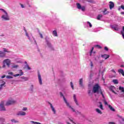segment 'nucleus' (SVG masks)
Listing matches in <instances>:
<instances>
[{
    "label": "nucleus",
    "instance_id": "f257e3e1",
    "mask_svg": "<svg viewBox=\"0 0 124 124\" xmlns=\"http://www.w3.org/2000/svg\"><path fill=\"white\" fill-rule=\"evenodd\" d=\"M93 93H100L102 96L103 98H104V94H103V91L101 89V87L99 84H95L93 88Z\"/></svg>",
    "mask_w": 124,
    "mask_h": 124
},
{
    "label": "nucleus",
    "instance_id": "f03ea898",
    "mask_svg": "<svg viewBox=\"0 0 124 124\" xmlns=\"http://www.w3.org/2000/svg\"><path fill=\"white\" fill-rule=\"evenodd\" d=\"M60 95L61 96H62L63 99L65 103H66L67 107H68L70 109H71V110H72V111L73 112H74L75 113H76V114H81V112H80L79 111H76L75 109H74V108H72V107H71V106H70V105L69 104V103H68L67 102V100H66V99H65V97H64V96L63 95L62 93V92L60 93Z\"/></svg>",
    "mask_w": 124,
    "mask_h": 124
},
{
    "label": "nucleus",
    "instance_id": "7ed1b4c3",
    "mask_svg": "<svg viewBox=\"0 0 124 124\" xmlns=\"http://www.w3.org/2000/svg\"><path fill=\"white\" fill-rule=\"evenodd\" d=\"M0 10L3 12V15L1 17V19L3 21H9V20H10V17H9V15H8L7 12L3 9H0Z\"/></svg>",
    "mask_w": 124,
    "mask_h": 124
},
{
    "label": "nucleus",
    "instance_id": "20e7f679",
    "mask_svg": "<svg viewBox=\"0 0 124 124\" xmlns=\"http://www.w3.org/2000/svg\"><path fill=\"white\" fill-rule=\"evenodd\" d=\"M24 31L25 32L26 36L28 37L30 41H32V40H33L35 43H36V41H35V40L34 39V38L32 36V34H31V32L28 33V31H27V30L26 29H24Z\"/></svg>",
    "mask_w": 124,
    "mask_h": 124
},
{
    "label": "nucleus",
    "instance_id": "39448f33",
    "mask_svg": "<svg viewBox=\"0 0 124 124\" xmlns=\"http://www.w3.org/2000/svg\"><path fill=\"white\" fill-rule=\"evenodd\" d=\"M77 6L78 9H79L83 11V12H85L86 11V6H81V4L79 3H77Z\"/></svg>",
    "mask_w": 124,
    "mask_h": 124
},
{
    "label": "nucleus",
    "instance_id": "423d86ee",
    "mask_svg": "<svg viewBox=\"0 0 124 124\" xmlns=\"http://www.w3.org/2000/svg\"><path fill=\"white\" fill-rule=\"evenodd\" d=\"M45 40H46V43L47 46L48 47V48H49L51 50H54V47H53V45H52V44H51V42H50V41H49V40L47 39V38H45Z\"/></svg>",
    "mask_w": 124,
    "mask_h": 124
},
{
    "label": "nucleus",
    "instance_id": "0eeeda50",
    "mask_svg": "<svg viewBox=\"0 0 124 124\" xmlns=\"http://www.w3.org/2000/svg\"><path fill=\"white\" fill-rule=\"evenodd\" d=\"M3 64H6L8 67H9L11 63V60L9 59H5L3 61Z\"/></svg>",
    "mask_w": 124,
    "mask_h": 124
},
{
    "label": "nucleus",
    "instance_id": "6e6552de",
    "mask_svg": "<svg viewBox=\"0 0 124 124\" xmlns=\"http://www.w3.org/2000/svg\"><path fill=\"white\" fill-rule=\"evenodd\" d=\"M84 28L86 29H90L93 27V25L91 22L87 21L86 22L84 23Z\"/></svg>",
    "mask_w": 124,
    "mask_h": 124
},
{
    "label": "nucleus",
    "instance_id": "1a4fd4ad",
    "mask_svg": "<svg viewBox=\"0 0 124 124\" xmlns=\"http://www.w3.org/2000/svg\"><path fill=\"white\" fill-rule=\"evenodd\" d=\"M38 79L39 81V84L41 86L42 85V78H41V75L39 72H38Z\"/></svg>",
    "mask_w": 124,
    "mask_h": 124
},
{
    "label": "nucleus",
    "instance_id": "9d476101",
    "mask_svg": "<svg viewBox=\"0 0 124 124\" xmlns=\"http://www.w3.org/2000/svg\"><path fill=\"white\" fill-rule=\"evenodd\" d=\"M5 52H8V51L7 50V49L5 48H3V52L0 51V58H4V57H5Z\"/></svg>",
    "mask_w": 124,
    "mask_h": 124
},
{
    "label": "nucleus",
    "instance_id": "9b49d317",
    "mask_svg": "<svg viewBox=\"0 0 124 124\" xmlns=\"http://www.w3.org/2000/svg\"><path fill=\"white\" fill-rule=\"evenodd\" d=\"M0 111H5V108L4 107V103L3 101H1L0 104Z\"/></svg>",
    "mask_w": 124,
    "mask_h": 124
},
{
    "label": "nucleus",
    "instance_id": "f8f14e48",
    "mask_svg": "<svg viewBox=\"0 0 124 124\" xmlns=\"http://www.w3.org/2000/svg\"><path fill=\"white\" fill-rule=\"evenodd\" d=\"M110 28H111V29H112V30H114V31H118L119 30V26L117 24L110 25Z\"/></svg>",
    "mask_w": 124,
    "mask_h": 124
},
{
    "label": "nucleus",
    "instance_id": "ddd939ff",
    "mask_svg": "<svg viewBox=\"0 0 124 124\" xmlns=\"http://www.w3.org/2000/svg\"><path fill=\"white\" fill-rule=\"evenodd\" d=\"M18 71V74L14 75V77H18V76H22V75H24V72H23V70H19Z\"/></svg>",
    "mask_w": 124,
    "mask_h": 124
},
{
    "label": "nucleus",
    "instance_id": "4468645a",
    "mask_svg": "<svg viewBox=\"0 0 124 124\" xmlns=\"http://www.w3.org/2000/svg\"><path fill=\"white\" fill-rule=\"evenodd\" d=\"M16 101L13 99H11L10 100H8L6 104V105H11V104H14V103H15Z\"/></svg>",
    "mask_w": 124,
    "mask_h": 124
},
{
    "label": "nucleus",
    "instance_id": "2eb2a0df",
    "mask_svg": "<svg viewBox=\"0 0 124 124\" xmlns=\"http://www.w3.org/2000/svg\"><path fill=\"white\" fill-rule=\"evenodd\" d=\"M26 113L24 111H19L16 113V116H26Z\"/></svg>",
    "mask_w": 124,
    "mask_h": 124
},
{
    "label": "nucleus",
    "instance_id": "dca6fc26",
    "mask_svg": "<svg viewBox=\"0 0 124 124\" xmlns=\"http://www.w3.org/2000/svg\"><path fill=\"white\" fill-rule=\"evenodd\" d=\"M48 104L50 105V108H51L52 112H53V114H56V109H55V108H54V106H53L52 103L49 102Z\"/></svg>",
    "mask_w": 124,
    "mask_h": 124
},
{
    "label": "nucleus",
    "instance_id": "f3484780",
    "mask_svg": "<svg viewBox=\"0 0 124 124\" xmlns=\"http://www.w3.org/2000/svg\"><path fill=\"white\" fill-rule=\"evenodd\" d=\"M109 90H110V91H111V92H112V93H115V94L117 93L115 92V90H116V88H115V87H114L113 86H111L109 87Z\"/></svg>",
    "mask_w": 124,
    "mask_h": 124
},
{
    "label": "nucleus",
    "instance_id": "a211bd4d",
    "mask_svg": "<svg viewBox=\"0 0 124 124\" xmlns=\"http://www.w3.org/2000/svg\"><path fill=\"white\" fill-rule=\"evenodd\" d=\"M52 35H53V36H54L55 37H57L58 36V31H57V30H54L52 31Z\"/></svg>",
    "mask_w": 124,
    "mask_h": 124
},
{
    "label": "nucleus",
    "instance_id": "6ab92c4d",
    "mask_svg": "<svg viewBox=\"0 0 124 124\" xmlns=\"http://www.w3.org/2000/svg\"><path fill=\"white\" fill-rule=\"evenodd\" d=\"M109 3H110V4H109V9L112 10V9H113L114 6H115V4L112 1H110Z\"/></svg>",
    "mask_w": 124,
    "mask_h": 124
},
{
    "label": "nucleus",
    "instance_id": "aec40b11",
    "mask_svg": "<svg viewBox=\"0 0 124 124\" xmlns=\"http://www.w3.org/2000/svg\"><path fill=\"white\" fill-rule=\"evenodd\" d=\"M109 57H110V56L107 54H104L101 55V57L105 60H107V59L109 58Z\"/></svg>",
    "mask_w": 124,
    "mask_h": 124
},
{
    "label": "nucleus",
    "instance_id": "412c9836",
    "mask_svg": "<svg viewBox=\"0 0 124 124\" xmlns=\"http://www.w3.org/2000/svg\"><path fill=\"white\" fill-rule=\"evenodd\" d=\"M99 104H100L98 106V107L101 109V110H104V108H103V105L101 102H99Z\"/></svg>",
    "mask_w": 124,
    "mask_h": 124
},
{
    "label": "nucleus",
    "instance_id": "4be33fe9",
    "mask_svg": "<svg viewBox=\"0 0 124 124\" xmlns=\"http://www.w3.org/2000/svg\"><path fill=\"white\" fill-rule=\"evenodd\" d=\"M20 79H23L22 81L23 82H26V81H28L29 80V78H27L26 77H21Z\"/></svg>",
    "mask_w": 124,
    "mask_h": 124
},
{
    "label": "nucleus",
    "instance_id": "5701e85b",
    "mask_svg": "<svg viewBox=\"0 0 124 124\" xmlns=\"http://www.w3.org/2000/svg\"><path fill=\"white\" fill-rule=\"evenodd\" d=\"M74 99L76 104H77V105H79L78 101H77V99H76V95L75 94H74Z\"/></svg>",
    "mask_w": 124,
    "mask_h": 124
},
{
    "label": "nucleus",
    "instance_id": "b1692460",
    "mask_svg": "<svg viewBox=\"0 0 124 124\" xmlns=\"http://www.w3.org/2000/svg\"><path fill=\"white\" fill-rule=\"evenodd\" d=\"M79 85L80 87H83V78L79 79Z\"/></svg>",
    "mask_w": 124,
    "mask_h": 124
},
{
    "label": "nucleus",
    "instance_id": "393cba45",
    "mask_svg": "<svg viewBox=\"0 0 124 124\" xmlns=\"http://www.w3.org/2000/svg\"><path fill=\"white\" fill-rule=\"evenodd\" d=\"M118 72L119 73H121V74L123 75V76H124V70L120 69L118 70Z\"/></svg>",
    "mask_w": 124,
    "mask_h": 124
},
{
    "label": "nucleus",
    "instance_id": "a878e982",
    "mask_svg": "<svg viewBox=\"0 0 124 124\" xmlns=\"http://www.w3.org/2000/svg\"><path fill=\"white\" fill-rule=\"evenodd\" d=\"M95 111L97 112V113H98V114H100L101 115L102 114L101 110H100V109L99 108H96Z\"/></svg>",
    "mask_w": 124,
    "mask_h": 124
},
{
    "label": "nucleus",
    "instance_id": "bb28decb",
    "mask_svg": "<svg viewBox=\"0 0 124 124\" xmlns=\"http://www.w3.org/2000/svg\"><path fill=\"white\" fill-rule=\"evenodd\" d=\"M108 108L110 109V110H111V111L115 112V109L113 108V107H111V105H108Z\"/></svg>",
    "mask_w": 124,
    "mask_h": 124
},
{
    "label": "nucleus",
    "instance_id": "cd10ccee",
    "mask_svg": "<svg viewBox=\"0 0 124 124\" xmlns=\"http://www.w3.org/2000/svg\"><path fill=\"white\" fill-rule=\"evenodd\" d=\"M103 13L104 14V15H106L107 14H108L109 12H107V9H105L103 12Z\"/></svg>",
    "mask_w": 124,
    "mask_h": 124
},
{
    "label": "nucleus",
    "instance_id": "c85d7f7f",
    "mask_svg": "<svg viewBox=\"0 0 124 124\" xmlns=\"http://www.w3.org/2000/svg\"><path fill=\"white\" fill-rule=\"evenodd\" d=\"M100 59V56H96V57L94 58V61H95V62H98Z\"/></svg>",
    "mask_w": 124,
    "mask_h": 124
},
{
    "label": "nucleus",
    "instance_id": "c756f323",
    "mask_svg": "<svg viewBox=\"0 0 124 124\" xmlns=\"http://www.w3.org/2000/svg\"><path fill=\"white\" fill-rule=\"evenodd\" d=\"M121 34H122L123 38L124 39V26L123 27V30L121 31Z\"/></svg>",
    "mask_w": 124,
    "mask_h": 124
},
{
    "label": "nucleus",
    "instance_id": "7c9ffc66",
    "mask_svg": "<svg viewBox=\"0 0 124 124\" xmlns=\"http://www.w3.org/2000/svg\"><path fill=\"white\" fill-rule=\"evenodd\" d=\"M103 16L101 14L98 15L97 17V20H100V19H101V18H102Z\"/></svg>",
    "mask_w": 124,
    "mask_h": 124
},
{
    "label": "nucleus",
    "instance_id": "2f4dec72",
    "mask_svg": "<svg viewBox=\"0 0 124 124\" xmlns=\"http://www.w3.org/2000/svg\"><path fill=\"white\" fill-rule=\"evenodd\" d=\"M18 65H13L11 66L12 68H18Z\"/></svg>",
    "mask_w": 124,
    "mask_h": 124
},
{
    "label": "nucleus",
    "instance_id": "473e14b6",
    "mask_svg": "<svg viewBox=\"0 0 124 124\" xmlns=\"http://www.w3.org/2000/svg\"><path fill=\"white\" fill-rule=\"evenodd\" d=\"M33 88H34V86L33 85H31L30 86V91L31 92H33Z\"/></svg>",
    "mask_w": 124,
    "mask_h": 124
},
{
    "label": "nucleus",
    "instance_id": "72a5a7b5",
    "mask_svg": "<svg viewBox=\"0 0 124 124\" xmlns=\"http://www.w3.org/2000/svg\"><path fill=\"white\" fill-rule=\"evenodd\" d=\"M8 75H11V76H14V74H13V72L9 71L8 72Z\"/></svg>",
    "mask_w": 124,
    "mask_h": 124
},
{
    "label": "nucleus",
    "instance_id": "f704fd0d",
    "mask_svg": "<svg viewBox=\"0 0 124 124\" xmlns=\"http://www.w3.org/2000/svg\"><path fill=\"white\" fill-rule=\"evenodd\" d=\"M11 122H12V123H15V124H16L17 123H19L18 121L15 120V119H12Z\"/></svg>",
    "mask_w": 124,
    "mask_h": 124
},
{
    "label": "nucleus",
    "instance_id": "c9c22d12",
    "mask_svg": "<svg viewBox=\"0 0 124 124\" xmlns=\"http://www.w3.org/2000/svg\"><path fill=\"white\" fill-rule=\"evenodd\" d=\"M69 121H70V122H71V123H74V119L72 117L71 118H69Z\"/></svg>",
    "mask_w": 124,
    "mask_h": 124
},
{
    "label": "nucleus",
    "instance_id": "e433bc0d",
    "mask_svg": "<svg viewBox=\"0 0 124 124\" xmlns=\"http://www.w3.org/2000/svg\"><path fill=\"white\" fill-rule=\"evenodd\" d=\"M103 101L104 102V104H105V105H108V106L109 105H108V103H107V102L106 101V100H105V97H104Z\"/></svg>",
    "mask_w": 124,
    "mask_h": 124
},
{
    "label": "nucleus",
    "instance_id": "4c0bfd02",
    "mask_svg": "<svg viewBox=\"0 0 124 124\" xmlns=\"http://www.w3.org/2000/svg\"><path fill=\"white\" fill-rule=\"evenodd\" d=\"M113 83H114V84H118L119 82H118V80L117 79H113L112 80Z\"/></svg>",
    "mask_w": 124,
    "mask_h": 124
},
{
    "label": "nucleus",
    "instance_id": "58836bf2",
    "mask_svg": "<svg viewBox=\"0 0 124 124\" xmlns=\"http://www.w3.org/2000/svg\"><path fill=\"white\" fill-rule=\"evenodd\" d=\"M93 49H94V48L93 47L92 48L91 50L90 51V56H92V55H93Z\"/></svg>",
    "mask_w": 124,
    "mask_h": 124
},
{
    "label": "nucleus",
    "instance_id": "ea45409f",
    "mask_svg": "<svg viewBox=\"0 0 124 124\" xmlns=\"http://www.w3.org/2000/svg\"><path fill=\"white\" fill-rule=\"evenodd\" d=\"M119 90L121 91L122 92H124V88L122 87H119Z\"/></svg>",
    "mask_w": 124,
    "mask_h": 124
},
{
    "label": "nucleus",
    "instance_id": "a19ab883",
    "mask_svg": "<svg viewBox=\"0 0 124 124\" xmlns=\"http://www.w3.org/2000/svg\"><path fill=\"white\" fill-rule=\"evenodd\" d=\"M26 68H27V69H28V70H31V67H30V66H29V65L27 64L25 66Z\"/></svg>",
    "mask_w": 124,
    "mask_h": 124
},
{
    "label": "nucleus",
    "instance_id": "79ce46f5",
    "mask_svg": "<svg viewBox=\"0 0 124 124\" xmlns=\"http://www.w3.org/2000/svg\"><path fill=\"white\" fill-rule=\"evenodd\" d=\"M6 78H7V79H12L13 78V77H11L10 76H7Z\"/></svg>",
    "mask_w": 124,
    "mask_h": 124
},
{
    "label": "nucleus",
    "instance_id": "37998d69",
    "mask_svg": "<svg viewBox=\"0 0 124 124\" xmlns=\"http://www.w3.org/2000/svg\"><path fill=\"white\" fill-rule=\"evenodd\" d=\"M104 62V61L99 59L97 62H98L99 63H102V62Z\"/></svg>",
    "mask_w": 124,
    "mask_h": 124
},
{
    "label": "nucleus",
    "instance_id": "c03bdc74",
    "mask_svg": "<svg viewBox=\"0 0 124 124\" xmlns=\"http://www.w3.org/2000/svg\"><path fill=\"white\" fill-rule=\"evenodd\" d=\"M70 85L72 90H74V86L73 85V83H72V82L70 83Z\"/></svg>",
    "mask_w": 124,
    "mask_h": 124
},
{
    "label": "nucleus",
    "instance_id": "a18cd8bd",
    "mask_svg": "<svg viewBox=\"0 0 124 124\" xmlns=\"http://www.w3.org/2000/svg\"><path fill=\"white\" fill-rule=\"evenodd\" d=\"M6 84V82H4V83H2L0 85L1 87H5V84Z\"/></svg>",
    "mask_w": 124,
    "mask_h": 124
},
{
    "label": "nucleus",
    "instance_id": "49530a36",
    "mask_svg": "<svg viewBox=\"0 0 124 124\" xmlns=\"http://www.w3.org/2000/svg\"><path fill=\"white\" fill-rule=\"evenodd\" d=\"M94 47H96V48H98V49H100L101 48V46L98 45L94 46Z\"/></svg>",
    "mask_w": 124,
    "mask_h": 124
},
{
    "label": "nucleus",
    "instance_id": "de8ad7c7",
    "mask_svg": "<svg viewBox=\"0 0 124 124\" xmlns=\"http://www.w3.org/2000/svg\"><path fill=\"white\" fill-rule=\"evenodd\" d=\"M4 119L3 118H0V123H4Z\"/></svg>",
    "mask_w": 124,
    "mask_h": 124
},
{
    "label": "nucleus",
    "instance_id": "09e8293b",
    "mask_svg": "<svg viewBox=\"0 0 124 124\" xmlns=\"http://www.w3.org/2000/svg\"><path fill=\"white\" fill-rule=\"evenodd\" d=\"M20 5L22 8H25V7H26V5H24L23 4L20 3Z\"/></svg>",
    "mask_w": 124,
    "mask_h": 124
},
{
    "label": "nucleus",
    "instance_id": "8fccbe9b",
    "mask_svg": "<svg viewBox=\"0 0 124 124\" xmlns=\"http://www.w3.org/2000/svg\"><path fill=\"white\" fill-rule=\"evenodd\" d=\"M90 65L91 67H93V62L90 61Z\"/></svg>",
    "mask_w": 124,
    "mask_h": 124
},
{
    "label": "nucleus",
    "instance_id": "3c124183",
    "mask_svg": "<svg viewBox=\"0 0 124 124\" xmlns=\"http://www.w3.org/2000/svg\"><path fill=\"white\" fill-rule=\"evenodd\" d=\"M23 111H27L28 110V108L25 107L22 108Z\"/></svg>",
    "mask_w": 124,
    "mask_h": 124
},
{
    "label": "nucleus",
    "instance_id": "603ef678",
    "mask_svg": "<svg viewBox=\"0 0 124 124\" xmlns=\"http://www.w3.org/2000/svg\"><path fill=\"white\" fill-rule=\"evenodd\" d=\"M0 83H1V84H4V83H5V82L4 81H3V80H0Z\"/></svg>",
    "mask_w": 124,
    "mask_h": 124
},
{
    "label": "nucleus",
    "instance_id": "864d4df0",
    "mask_svg": "<svg viewBox=\"0 0 124 124\" xmlns=\"http://www.w3.org/2000/svg\"><path fill=\"white\" fill-rule=\"evenodd\" d=\"M104 49H105V50H106V51H108V47H107V46H105V48H104Z\"/></svg>",
    "mask_w": 124,
    "mask_h": 124
},
{
    "label": "nucleus",
    "instance_id": "5fc2aeb1",
    "mask_svg": "<svg viewBox=\"0 0 124 124\" xmlns=\"http://www.w3.org/2000/svg\"><path fill=\"white\" fill-rule=\"evenodd\" d=\"M121 9H123V10H124V5H121Z\"/></svg>",
    "mask_w": 124,
    "mask_h": 124
},
{
    "label": "nucleus",
    "instance_id": "6e6d98bb",
    "mask_svg": "<svg viewBox=\"0 0 124 124\" xmlns=\"http://www.w3.org/2000/svg\"><path fill=\"white\" fill-rule=\"evenodd\" d=\"M40 37L41 38H43V35H42V34L40 33Z\"/></svg>",
    "mask_w": 124,
    "mask_h": 124
},
{
    "label": "nucleus",
    "instance_id": "4d7b16f0",
    "mask_svg": "<svg viewBox=\"0 0 124 124\" xmlns=\"http://www.w3.org/2000/svg\"><path fill=\"white\" fill-rule=\"evenodd\" d=\"M1 78H2V79H3V78H5V75H4L3 76H2Z\"/></svg>",
    "mask_w": 124,
    "mask_h": 124
},
{
    "label": "nucleus",
    "instance_id": "13d9d810",
    "mask_svg": "<svg viewBox=\"0 0 124 124\" xmlns=\"http://www.w3.org/2000/svg\"><path fill=\"white\" fill-rule=\"evenodd\" d=\"M121 9H122L121 6L120 7H118V10L119 11L121 10Z\"/></svg>",
    "mask_w": 124,
    "mask_h": 124
},
{
    "label": "nucleus",
    "instance_id": "bf43d9fd",
    "mask_svg": "<svg viewBox=\"0 0 124 124\" xmlns=\"http://www.w3.org/2000/svg\"><path fill=\"white\" fill-rule=\"evenodd\" d=\"M3 88H2V86H1L0 85V91H1V90H2Z\"/></svg>",
    "mask_w": 124,
    "mask_h": 124
},
{
    "label": "nucleus",
    "instance_id": "052dcab7",
    "mask_svg": "<svg viewBox=\"0 0 124 124\" xmlns=\"http://www.w3.org/2000/svg\"><path fill=\"white\" fill-rule=\"evenodd\" d=\"M111 71H112V72H113L114 73L116 74V71H115V70H111Z\"/></svg>",
    "mask_w": 124,
    "mask_h": 124
},
{
    "label": "nucleus",
    "instance_id": "680f3d73",
    "mask_svg": "<svg viewBox=\"0 0 124 124\" xmlns=\"http://www.w3.org/2000/svg\"><path fill=\"white\" fill-rule=\"evenodd\" d=\"M121 14H122V15H124V12H121Z\"/></svg>",
    "mask_w": 124,
    "mask_h": 124
},
{
    "label": "nucleus",
    "instance_id": "e2e57ef3",
    "mask_svg": "<svg viewBox=\"0 0 124 124\" xmlns=\"http://www.w3.org/2000/svg\"><path fill=\"white\" fill-rule=\"evenodd\" d=\"M91 90H89V91H88L89 94H90L91 93Z\"/></svg>",
    "mask_w": 124,
    "mask_h": 124
},
{
    "label": "nucleus",
    "instance_id": "0e129e2a",
    "mask_svg": "<svg viewBox=\"0 0 124 124\" xmlns=\"http://www.w3.org/2000/svg\"><path fill=\"white\" fill-rule=\"evenodd\" d=\"M2 67L4 68L5 67V64H3V65L2 66Z\"/></svg>",
    "mask_w": 124,
    "mask_h": 124
},
{
    "label": "nucleus",
    "instance_id": "69168bd1",
    "mask_svg": "<svg viewBox=\"0 0 124 124\" xmlns=\"http://www.w3.org/2000/svg\"><path fill=\"white\" fill-rule=\"evenodd\" d=\"M67 124H70V123H69V122H67Z\"/></svg>",
    "mask_w": 124,
    "mask_h": 124
},
{
    "label": "nucleus",
    "instance_id": "338daca9",
    "mask_svg": "<svg viewBox=\"0 0 124 124\" xmlns=\"http://www.w3.org/2000/svg\"><path fill=\"white\" fill-rule=\"evenodd\" d=\"M121 67H124V65H121Z\"/></svg>",
    "mask_w": 124,
    "mask_h": 124
},
{
    "label": "nucleus",
    "instance_id": "774afa93",
    "mask_svg": "<svg viewBox=\"0 0 124 124\" xmlns=\"http://www.w3.org/2000/svg\"><path fill=\"white\" fill-rule=\"evenodd\" d=\"M122 121H124V118L122 119Z\"/></svg>",
    "mask_w": 124,
    "mask_h": 124
}]
</instances>
